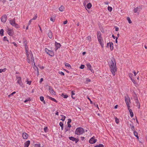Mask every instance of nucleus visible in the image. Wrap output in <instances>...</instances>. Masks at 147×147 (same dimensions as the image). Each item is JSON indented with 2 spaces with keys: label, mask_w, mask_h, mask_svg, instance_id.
Instances as JSON below:
<instances>
[{
  "label": "nucleus",
  "mask_w": 147,
  "mask_h": 147,
  "mask_svg": "<svg viewBox=\"0 0 147 147\" xmlns=\"http://www.w3.org/2000/svg\"><path fill=\"white\" fill-rule=\"evenodd\" d=\"M111 61L109 63V66L111 72L113 76L115 75V72L117 71L116 63L114 58L112 57L111 59Z\"/></svg>",
  "instance_id": "nucleus-1"
},
{
  "label": "nucleus",
  "mask_w": 147,
  "mask_h": 147,
  "mask_svg": "<svg viewBox=\"0 0 147 147\" xmlns=\"http://www.w3.org/2000/svg\"><path fill=\"white\" fill-rule=\"evenodd\" d=\"M30 57H29L28 58L27 57L28 62L29 63H30L31 62L34 63V66L36 68L37 71V76H38L39 73L38 69V67L35 65V63L34 62L33 56L31 51H30Z\"/></svg>",
  "instance_id": "nucleus-2"
},
{
  "label": "nucleus",
  "mask_w": 147,
  "mask_h": 147,
  "mask_svg": "<svg viewBox=\"0 0 147 147\" xmlns=\"http://www.w3.org/2000/svg\"><path fill=\"white\" fill-rule=\"evenodd\" d=\"M84 132V131L82 127H79L77 128L75 131V134L77 135H80L82 134Z\"/></svg>",
  "instance_id": "nucleus-3"
},
{
  "label": "nucleus",
  "mask_w": 147,
  "mask_h": 147,
  "mask_svg": "<svg viewBox=\"0 0 147 147\" xmlns=\"http://www.w3.org/2000/svg\"><path fill=\"white\" fill-rule=\"evenodd\" d=\"M16 78L17 80V83L22 87H24V86L23 83L22 82L21 78L17 76H16Z\"/></svg>",
  "instance_id": "nucleus-4"
},
{
  "label": "nucleus",
  "mask_w": 147,
  "mask_h": 147,
  "mask_svg": "<svg viewBox=\"0 0 147 147\" xmlns=\"http://www.w3.org/2000/svg\"><path fill=\"white\" fill-rule=\"evenodd\" d=\"M45 51L50 56L53 57L54 56V53L52 51L49 50L47 48L45 49Z\"/></svg>",
  "instance_id": "nucleus-5"
},
{
  "label": "nucleus",
  "mask_w": 147,
  "mask_h": 147,
  "mask_svg": "<svg viewBox=\"0 0 147 147\" xmlns=\"http://www.w3.org/2000/svg\"><path fill=\"white\" fill-rule=\"evenodd\" d=\"M6 31L7 34L10 36H12L13 34V29H11L9 28H7Z\"/></svg>",
  "instance_id": "nucleus-6"
},
{
  "label": "nucleus",
  "mask_w": 147,
  "mask_h": 147,
  "mask_svg": "<svg viewBox=\"0 0 147 147\" xmlns=\"http://www.w3.org/2000/svg\"><path fill=\"white\" fill-rule=\"evenodd\" d=\"M97 141V139H95V137L93 136L89 140V142L90 144H94Z\"/></svg>",
  "instance_id": "nucleus-7"
},
{
  "label": "nucleus",
  "mask_w": 147,
  "mask_h": 147,
  "mask_svg": "<svg viewBox=\"0 0 147 147\" xmlns=\"http://www.w3.org/2000/svg\"><path fill=\"white\" fill-rule=\"evenodd\" d=\"M125 102L126 104H128L130 103V99L128 95H127L126 96H125Z\"/></svg>",
  "instance_id": "nucleus-8"
},
{
  "label": "nucleus",
  "mask_w": 147,
  "mask_h": 147,
  "mask_svg": "<svg viewBox=\"0 0 147 147\" xmlns=\"http://www.w3.org/2000/svg\"><path fill=\"white\" fill-rule=\"evenodd\" d=\"M69 139L73 141H75L76 143H77L79 141L78 138H76L72 136L69 137Z\"/></svg>",
  "instance_id": "nucleus-9"
},
{
  "label": "nucleus",
  "mask_w": 147,
  "mask_h": 147,
  "mask_svg": "<svg viewBox=\"0 0 147 147\" xmlns=\"http://www.w3.org/2000/svg\"><path fill=\"white\" fill-rule=\"evenodd\" d=\"M55 51H56L58 49L60 48L61 46L60 43L57 42H55Z\"/></svg>",
  "instance_id": "nucleus-10"
},
{
  "label": "nucleus",
  "mask_w": 147,
  "mask_h": 147,
  "mask_svg": "<svg viewBox=\"0 0 147 147\" xmlns=\"http://www.w3.org/2000/svg\"><path fill=\"white\" fill-rule=\"evenodd\" d=\"M49 91L51 95H55V92L53 89L52 87L51 86H49Z\"/></svg>",
  "instance_id": "nucleus-11"
},
{
  "label": "nucleus",
  "mask_w": 147,
  "mask_h": 147,
  "mask_svg": "<svg viewBox=\"0 0 147 147\" xmlns=\"http://www.w3.org/2000/svg\"><path fill=\"white\" fill-rule=\"evenodd\" d=\"M23 43L25 46V50H26L28 47L27 46V40L25 38L23 39Z\"/></svg>",
  "instance_id": "nucleus-12"
},
{
  "label": "nucleus",
  "mask_w": 147,
  "mask_h": 147,
  "mask_svg": "<svg viewBox=\"0 0 147 147\" xmlns=\"http://www.w3.org/2000/svg\"><path fill=\"white\" fill-rule=\"evenodd\" d=\"M135 101L136 104V106L138 107V109H139L140 107V104L138 100L137 97H136L135 99Z\"/></svg>",
  "instance_id": "nucleus-13"
},
{
  "label": "nucleus",
  "mask_w": 147,
  "mask_h": 147,
  "mask_svg": "<svg viewBox=\"0 0 147 147\" xmlns=\"http://www.w3.org/2000/svg\"><path fill=\"white\" fill-rule=\"evenodd\" d=\"M7 16L6 15L3 16L1 19V21L3 23H5L7 20Z\"/></svg>",
  "instance_id": "nucleus-14"
},
{
  "label": "nucleus",
  "mask_w": 147,
  "mask_h": 147,
  "mask_svg": "<svg viewBox=\"0 0 147 147\" xmlns=\"http://www.w3.org/2000/svg\"><path fill=\"white\" fill-rule=\"evenodd\" d=\"M142 10V8L140 7H138L134 9V12L135 13L139 12Z\"/></svg>",
  "instance_id": "nucleus-15"
},
{
  "label": "nucleus",
  "mask_w": 147,
  "mask_h": 147,
  "mask_svg": "<svg viewBox=\"0 0 147 147\" xmlns=\"http://www.w3.org/2000/svg\"><path fill=\"white\" fill-rule=\"evenodd\" d=\"M9 23L12 26H13L16 23L15 18H14L13 20H9Z\"/></svg>",
  "instance_id": "nucleus-16"
},
{
  "label": "nucleus",
  "mask_w": 147,
  "mask_h": 147,
  "mask_svg": "<svg viewBox=\"0 0 147 147\" xmlns=\"http://www.w3.org/2000/svg\"><path fill=\"white\" fill-rule=\"evenodd\" d=\"M98 40L102 47H104V44L103 42V40L102 38H98Z\"/></svg>",
  "instance_id": "nucleus-17"
},
{
  "label": "nucleus",
  "mask_w": 147,
  "mask_h": 147,
  "mask_svg": "<svg viewBox=\"0 0 147 147\" xmlns=\"http://www.w3.org/2000/svg\"><path fill=\"white\" fill-rule=\"evenodd\" d=\"M107 46H109L111 50H113V44L112 42H109L107 44Z\"/></svg>",
  "instance_id": "nucleus-18"
},
{
  "label": "nucleus",
  "mask_w": 147,
  "mask_h": 147,
  "mask_svg": "<svg viewBox=\"0 0 147 147\" xmlns=\"http://www.w3.org/2000/svg\"><path fill=\"white\" fill-rule=\"evenodd\" d=\"M28 136V134L25 132L23 133L22 134V137L24 139H27Z\"/></svg>",
  "instance_id": "nucleus-19"
},
{
  "label": "nucleus",
  "mask_w": 147,
  "mask_h": 147,
  "mask_svg": "<svg viewBox=\"0 0 147 147\" xmlns=\"http://www.w3.org/2000/svg\"><path fill=\"white\" fill-rule=\"evenodd\" d=\"M86 66L88 68V69L89 70H90L92 72L93 70L91 69V66L90 64L89 63H87Z\"/></svg>",
  "instance_id": "nucleus-20"
},
{
  "label": "nucleus",
  "mask_w": 147,
  "mask_h": 147,
  "mask_svg": "<svg viewBox=\"0 0 147 147\" xmlns=\"http://www.w3.org/2000/svg\"><path fill=\"white\" fill-rule=\"evenodd\" d=\"M30 144V140H28L24 143V147H28Z\"/></svg>",
  "instance_id": "nucleus-21"
},
{
  "label": "nucleus",
  "mask_w": 147,
  "mask_h": 147,
  "mask_svg": "<svg viewBox=\"0 0 147 147\" xmlns=\"http://www.w3.org/2000/svg\"><path fill=\"white\" fill-rule=\"evenodd\" d=\"M47 97L49 98V99L51 100H52L55 102H57V101L54 98H53L51 96H47Z\"/></svg>",
  "instance_id": "nucleus-22"
},
{
  "label": "nucleus",
  "mask_w": 147,
  "mask_h": 147,
  "mask_svg": "<svg viewBox=\"0 0 147 147\" xmlns=\"http://www.w3.org/2000/svg\"><path fill=\"white\" fill-rule=\"evenodd\" d=\"M48 36L50 39H51L53 37V34L52 32L49 30L48 34Z\"/></svg>",
  "instance_id": "nucleus-23"
},
{
  "label": "nucleus",
  "mask_w": 147,
  "mask_h": 147,
  "mask_svg": "<svg viewBox=\"0 0 147 147\" xmlns=\"http://www.w3.org/2000/svg\"><path fill=\"white\" fill-rule=\"evenodd\" d=\"M101 34L100 32V31H98L97 32V38L99 39L100 38H102L101 37Z\"/></svg>",
  "instance_id": "nucleus-24"
},
{
  "label": "nucleus",
  "mask_w": 147,
  "mask_h": 147,
  "mask_svg": "<svg viewBox=\"0 0 147 147\" xmlns=\"http://www.w3.org/2000/svg\"><path fill=\"white\" fill-rule=\"evenodd\" d=\"M26 51V54L27 56V57L28 58L29 57H30V51L28 52V49L26 50H25Z\"/></svg>",
  "instance_id": "nucleus-25"
},
{
  "label": "nucleus",
  "mask_w": 147,
  "mask_h": 147,
  "mask_svg": "<svg viewBox=\"0 0 147 147\" xmlns=\"http://www.w3.org/2000/svg\"><path fill=\"white\" fill-rule=\"evenodd\" d=\"M64 7L63 5H61L59 8V10L60 11L62 12L64 11Z\"/></svg>",
  "instance_id": "nucleus-26"
},
{
  "label": "nucleus",
  "mask_w": 147,
  "mask_h": 147,
  "mask_svg": "<svg viewBox=\"0 0 147 147\" xmlns=\"http://www.w3.org/2000/svg\"><path fill=\"white\" fill-rule=\"evenodd\" d=\"M130 113V115L131 117H132L134 116V114L133 113L132 110L131 109L129 110Z\"/></svg>",
  "instance_id": "nucleus-27"
},
{
  "label": "nucleus",
  "mask_w": 147,
  "mask_h": 147,
  "mask_svg": "<svg viewBox=\"0 0 147 147\" xmlns=\"http://www.w3.org/2000/svg\"><path fill=\"white\" fill-rule=\"evenodd\" d=\"M134 134V135L138 138V139L139 138V137L138 136V133L134 131H133Z\"/></svg>",
  "instance_id": "nucleus-28"
},
{
  "label": "nucleus",
  "mask_w": 147,
  "mask_h": 147,
  "mask_svg": "<svg viewBox=\"0 0 147 147\" xmlns=\"http://www.w3.org/2000/svg\"><path fill=\"white\" fill-rule=\"evenodd\" d=\"M92 6V5L90 3H89L87 4L86 6V8L88 9H90L91 8Z\"/></svg>",
  "instance_id": "nucleus-29"
},
{
  "label": "nucleus",
  "mask_w": 147,
  "mask_h": 147,
  "mask_svg": "<svg viewBox=\"0 0 147 147\" xmlns=\"http://www.w3.org/2000/svg\"><path fill=\"white\" fill-rule=\"evenodd\" d=\"M129 125L131 127V128L132 131H135L134 127L133 125V124H131Z\"/></svg>",
  "instance_id": "nucleus-30"
},
{
  "label": "nucleus",
  "mask_w": 147,
  "mask_h": 147,
  "mask_svg": "<svg viewBox=\"0 0 147 147\" xmlns=\"http://www.w3.org/2000/svg\"><path fill=\"white\" fill-rule=\"evenodd\" d=\"M28 79L27 78L26 80V82L27 84L29 85H30L31 84L32 81H28Z\"/></svg>",
  "instance_id": "nucleus-31"
},
{
  "label": "nucleus",
  "mask_w": 147,
  "mask_h": 147,
  "mask_svg": "<svg viewBox=\"0 0 147 147\" xmlns=\"http://www.w3.org/2000/svg\"><path fill=\"white\" fill-rule=\"evenodd\" d=\"M59 125L61 127V129L63 130V124L62 122H60L59 123Z\"/></svg>",
  "instance_id": "nucleus-32"
},
{
  "label": "nucleus",
  "mask_w": 147,
  "mask_h": 147,
  "mask_svg": "<svg viewBox=\"0 0 147 147\" xmlns=\"http://www.w3.org/2000/svg\"><path fill=\"white\" fill-rule=\"evenodd\" d=\"M55 18L54 17L52 16L50 18V20L53 22H54L55 21Z\"/></svg>",
  "instance_id": "nucleus-33"
},
{
  "label": "nucleus",
  "mask_w": 147,
  "mask_h": 147,
  "mask_svg": "<svg viewBox=\"0 0 147 147\" xmlns=\"http://www.w3.org/2000/svg\"><path fill=\"white\" fill-rule=\"evenodd\" d=\"M61 96L63 97L64 98H66L68 97V95L67 94H65L63 93H62L61 95Z\"/></svg>",
  "instance_id": "nucleus-34"
},
{
  "label": "nucleus",
  "mask_w": 147,
  "mask_h": 147,
  "mask_svg": "<svg viewBox=\"0 0 147 147\" xmlns=\"http://www.w3.org/2000/svg\"><path fill=\"white\" fill-rule=\"evenodd\" d=\"M4 30L3 29H1L0 31V34L2 36L3 35Z\"/></svg>",
  "instance_id": "nucleus-35"
},
{
  "label": "nucleus",
  "mask_w": 147,
  "mask_h": 147,
  "mask_svg": "<svg viewBox=\"0 0 147 147\" xmlns=\"http://www.w3.org/2000/svg\"><path fill=\"white\" fill-rule=\"evenodd\" d=\"M115 121L117 124H118L119 122V120L117 117H116L115 118Z\"/></svg>",
  "instance_id": "nucleus-36"
},
{
  "label": "nucleus",
  "mask_w": 147,
  "mask_h": 147,
  "mask_svg": "<svg viewBox=\"0 0 147 147\" xmlns=\"http://www.w3.org/2000/svg\"><path fill=\"white\" fill-rule=\"evenodd\" d=\"M3 40L4 41H7L8 43H9V41L7 39V38L6 36H4L3 38Z\"/></svg>",
  "instance_id": "nucleus-37"
},
{
  "label": "nucleus",
  "mask_w": 147,
  "mask_h": 147,
  "mask_svg": "<svg viewBox=\"0 0 147 147\" xmlns=\"http://www.w3.org/2000/svg\"><path fill=\"white\" fill-rule=\"evenodd\" d=\"M94 147H104V146L102 144H101L96 145Z\"/></svg>",
  "instance_id": "nucleus-38"
},
{
  "label": "nucleus",
  "mask_w": 147,
  "mask_h": 147,
  "mask_svg": "<svg viewBox=\"0 0 147 147\" xmlns=\"http://www.w3.org/2000/svg\"><path fill=\"white\" fill-rule=\"evenodd\" d=\"M61 116L62 117L61 120L62 121H64L66 118V117L63 115H61Z\"/></svg>",
  "instance_id": "nucleus-39"
},
{
  "label": "nucleus",
  "mask_w": 147,
  "mask_h": 147,
  "mask_svg": "<svg viewBox=\"0 0 147 147\" xmlns=\"http://www.w3.org/2000/svg\"><path fill=\"white\" fill-rule=\"evenodd\" d=\"M65 65L66 67H69L70 68H71L70 65L68 63H65Z\"/></svg>",
  "instance_id": "nucleus-40"
},
{
  "label": "nucleus",
  "mask_w": 147,
  "mask_h": 147,
  "mask_svg": "<svg viewBox=\"0 0 147 147\" xmlns=\"http://www.w3.org/2000/svg\"><path fill=\"white\" fill-rule=\"evenodd\" d=\"M71 97L73 98H74L75 97H73V95H75V93L74 91H72L71 92Z\"/></svg>",
  "instance_id": "nucleus-41"
},
{
  "label": "nucleus",
  "mask_w": 147,
  "mask_h": 147,
  "mask_svg": "<svg viewBox=\"0 0 147 147\" xmlns=\"http://www.w3.org/2000/svg\"><path fill=\"white\" fill-rule=\"evenodd\" d=\"M6 70V68H4L3 69H0V73H1L3 72H5Z\"/></svg>",
  "instance_id": "nucleus-42"
},
{
  "label": "nucleus",
  "mask_w": 147,
  "mask_h": 147,
  "mask_svg": "<svg viewBox=\"0 0 147 147\" xmlns=\"http://www.w3.org/2000/svg\"><path fill=\"white\" fill-rule=\"evenodd\" d=\"M31 100L30 98H28L26 99L24 101V102L26 103L28 101H31Z\"/></svg>",
  "instance_id": "nucleus-43"
},
{
  "label": "nucleus",
  "mask_w": 147,
  "mask_h": 147,
  "mask_svg": "<svg viewBox=\"0 0 147 147\" xmlns=\"http://www.w3.org/2000/svg\"><path fill=\"white\" fill-rule=\"evenodd\" d=\"M70 130V128H69L68 127H65V132H67V131H69Z\"/></svg>",
  "instance_id": "nucleus-44"
},
{
  "label": "nucleus",
  "mask_w": 147,
  "mask_h": 147,
  "mask_svg": "<svg viewBox=\"0 0 147 147\" xmlns=\"http://www.w3.org/2000/svg\"><path fill=\"white\" fill-rule=\"evenodd\" d=\"M35 147H40V144H34Z\"/></svg>",
  "instance_id": "nucleus-45"
},
{
  "label": "nucleus",
  "mask_w": 147,
  "mask_h": 147,
  "mask_svg": "<svg viewBox=\"0 0 147 147\" xmlns=\"http://www.w3.org/2000/svg\"><path fill=\"white\" fill-rule=\"evenodd\" d=\"M108 10L110 11H111L112 10V8L111 7L109 6L108 7Z\"/></svg>",
  "instance_id": "nucleus-46"
},
{
  "label": "nucleus",
  "mask_w": 147,
  "mask_h": 147,
  "mask_svg": "<svg viewBox=\"0 0 147 147\" xmlns=\"http://www.w3.org/2000/svg\"><path fill=\"white\" fill-rule=\"evenodd\" d=\"M13 26H14L15 27V28H18L19 27V25L16 23Z\"/></svg>",
  "instance_id": "nucleus-47"
},
{
  "label": "nucleus",
  "mask_w": 147,
  "mask_h": 147,
  "mask_svg": "<svg viewBox=\"0 0 147 147\" xmlns=\"http://www.w3.org/2000/svg\"><path fill=\"white\" fill-rule=\"evenodd\" d=\"M129 77L131 78H131H133L132 77H133V75L132 73H129Z\"/></svg>",
  "instance_id": "nucleus-48"
},
{
  "label": "nucleus",
  "mask_w": 147,
  "mask_h": 147,
  "mask_svg": "<svg viewBox=\"0 0 147 147\" xmlns=\"http://www.w3.org/2000/svg\"><path fill=\"white\" fill-rule=\"evenodd\" d=\"M37 17V14H36L35 15L34 17L32 19V20H36Z\"/></svg>",
  "instance_id": "nucleus-49"
},
{
  "label": "nucleus",
  "mask_w": 147,
  "mask_h": 147,
  "mask_svg": "<svg viewBox=\"0 0 147 147\" xmlns=\"http://www.w3.org/2000/svg\"><path fill=\"white\" fill-rule=\"evenodd\" d=\"M16 93V92L14 91L12 93H11L9 95H8V97H10V96H12L13 95V94H15V93Z\"/></svg>",
  "instance_id": "nucleus-50"
},
{
  "label": "nucleus",
  "mask_w": 147,
  "mask_h": 147,
  "mask_svg": "<svg viewBox=\"0 0 147 147\" xmlns=\"http://www.w3.org/2000/svg\"><path fill=\"white\" fill-rule=\"evenodd\" d=\"M126 105L127 106L128 110H130L131 109H130V106L129 105V104H126Z\"/></svg>",
  "instance_id": "nucleus-51"
},
{
  "label": "nucleus",
  "mask_w": 147,
  "mask_h": 147,
  "mask_svg": "<svg viewBox=\"0 0 147 147\" xmlns=\"http://www.w3.org/2000/svg\"><path fill=\"white\" fill-rule=\"evenodd\" d=\"M40 100L42 101L44 100V98L42 96H40Z\"/></svg>",
  "instance_id": "nucleus-52"
},
{
  "label": "nucleus",
  "mask_w": 147,
  "mask_h": 147,
  "mask_svg": "<svg viewBox=\"0 0 147 147\" xmlns=\"http://www.w3.org/2000/svg\"><path fill=\"white\" fill-rule=\"evenodd\" d=\"M85 66L84 65H81L80 67V68L81 69H83L84 67Z\"/></svg>",
  "instance_id": "nucleus-53"
},
{
  "label": "nucleus",
  "mask_w": 147,
  "mask_h": 147,
  "mask_svg": "<svg viewBox=\"0 0 147 147\" xmlns=\"http://www.w3.org/2000/svg\"><path fill=\"white\" fill-rule=\"evenodd\" d=\"M127 19L128 20L129 23L131 24L132 22L131 21V20H130L129 18L127 17Z\"/></svg>",
  "instance_id": "nucleus-54"
},
{
  "label": "nucleus",
  "mask_w": 147,
  "mask_h": 147,
  "mask_svg": "<svg viewBox=\"0 0 147 147\" xmlns=\"http://www.w3.org/2000/svg\"><path fill=\"white\" fill-rule=\"evenodd\" d=\"M133 82L135 84H137L136 82L133 79L131 78V79Z\"/></svg>",
  "instance_id": "nucleus-55"
},
{
  "label": "nucleus",
  "mask_w": 147,
  "mask_h": 147,
  "mask_svg": "<svg viewBox=\"0 0 147 147\" xmlns=\"http://www.w3.org/2000/svg\"><path fill=\"white\" fill-rule=\"evenodd\" d=\"M59 73L61 75L63 76L65 75L64 73L62 71H59Z\"/></svg>",
  "instance_id": "nucleus-56"
},
{
  "label": "nucleus",
  "mask_w": 147,
  "mask_h": 147,
  "mask_svg": "<svg viewBox=\"0 0 147 147\" xmlns=\"http://www.w3.org/2000/svg\"><path fill=\"white\" fill-rule=\"evenodd\" d=\"M48 129V128L47 127H45L44 128V131L45 132H47V130Z\"/></svg>",
  "instance_id": "nucleus-57"
},
{
  "label": "nucleus",
  "mask_w": 147,
  "mask_h": 147,
  "mask_svg": "<svg viewBox=\"0 0 147 147\" xmlns=\"http://www.w3.org/2000/svg\"><path fill=\"white\" fill-rule=\"evenodd\" d=\"M88 0H85L84 1V6L85 7V5H86V3L87 2Z\"/></svg>",
  "instance_id": "nucleus-58"
},
{
  "label": "nucleus",
  "mask_w": 147,
  "mask_h": 147,
  "mask_svg": "<svg viewBox=\"0 0 147 147\" xmlns=\"http://www.w3.org/2000/svg\"><path fill=\"white\" fill-rule=\"evenodd\" d=\"M86 38L87 40L89 41H90L91 40V37L90 36H88Z\"/></svg>",
  "instance_id": "nucleus-59"
},
{
  "label": "nucleus",
  "mask_w": 147,
  "mask_h": 147,
  "mask_svg": "<svg viewBox=\"0 0 147 147\" xmlns=\"http://www.w3.org/2000/svg\"><path fill=\"white\" fill-rule=\"evenodd\" d=\"M71 119H68V121L67 122V123L70 124V123L71 122Z\"/></svg>",
  "instance_id": "nucleus-60"
},
{
  "label": "nucleus",
  "mask_w": 147,
  "mask_h": 147,
  "mask_svg": "<svg viewBox=\"0 0 147 147\" xmlns=\"http://www.w3.org/2000/svg\"><path fill=\"white\" fill-rule=\"evenodd\" d=\"M90 81H91L88 78H87L86 79V81L87 82H90Z\"/></svg>",
  "instance_id": "nucleus-61"
},
{
  "label": "nucleus",
  "mask_w": 147,
  "mask_h": 147,
  "mask_svg": "<svg viewBox=\"0 0 147 147\" xmlns=\"http://www.w3.org/2000/svg\"><path fill=\"white\" fill-rule=\"evenodd\" d=\"M32 20L31 19L30 20H29V21L28 24V25H29L32 22Z\"/></svg>",
  "instance_id": "nucleus-62"
},
{
  "label": "nucleus",
  "mask_w": 147,
  "mask_h": 147,
  "mask_svg": "<svg viewBox=\"0 0 147 147\" xmlns=\"http://www.w3.org/2000/svg\"><path fill=\"white\" fill-rule=\"evenodd\" d=\"M67 127H68L69 128H70L71 127V125L69 123H67Z\"/></svg>",
  "instance_id": "nucleus-63"
},
{
  "label": "nucleus",
  "mask_w": 147,
  "mask_h": 147,
  "mask_svg": "<svg viewBox=\"0 0 147 147\" xmlns=\"http://www.w3.org/2000/svg\"><path fill=\"white\" fill-rule=\"evenodd\" d=\"M43 79L42 78H41L40 79V81L39 82L40 83H41L43 81Z\"/></svg>",
  "instance_id": "nucleus-64"
}]
</instances>
